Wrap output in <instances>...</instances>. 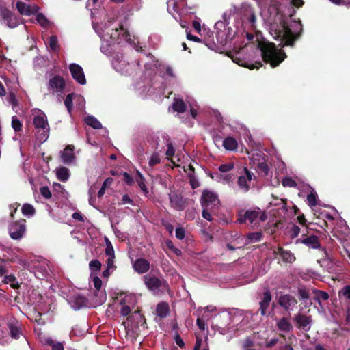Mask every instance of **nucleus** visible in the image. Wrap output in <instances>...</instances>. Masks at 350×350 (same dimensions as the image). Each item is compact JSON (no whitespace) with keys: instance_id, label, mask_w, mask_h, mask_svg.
<instances>
[{"instance_id":"obj_1","label":"nucleus","mask_w":350,"mask_h":350,"mask_svg":"<svg viewBox=\"0 0 350 350\" xmlns=\"http://www.w3.org/2000/svg\"><path fill=\"white\" fill-rule=\"evenodd\" d=\"M258 46L261 51L263 61L270 64L272 68L279 66L286 58L284 51L278 49L273 42H261Z\"/></svg>"},{"instance_id":"obj_2","label":"nucleus","mask_w":350,"mask_h":350,"mask_svg":"<svg viewBox=\"0 0 350 350\" xmlns=\"http://www.w3.org/2000/svg\"><path fill=\"white\" fill-rule=\"evenodd\" d=\"M267 219L265 211H261L258 207L246 211H241L238 213L237 221L239 224H247L251 225L253 229L258 228L260 224L265 222Z\"/></svg>"},{"instance_id":"obj_3","label":"nucleus","mask_w":350,"mask_h":350,"mask_svg":"<svg viewBox=\"0 0 350 350\" xmlns=\"http://www.w3.org/2000/svg\"><path fill=\"white\" fill-rule=\"evenodd\" d=\"M274 31V38L281 41L282 46L293 47L295 42L301 36V31L293 33L285 22L277 25L276 29H272Z\"/></svg>"},{"instance_id":"obj_4","label":"nucleus","mask_w":350,"mask_h":350,"mask_svg":"<svg viewBox=\"0 0 350 350\" xmlns=\"http://www.w3.org/2000/svg\"><path fill=\"white\" fill-rule=\"evenodd\" d=\"M33 124L36 129L42 131L38 136L39 140L42 142H45L49 136L50 131V126L46 114L43 111H40L38 115L33 117Z\"/></svg>"},{"instance_id":"obj_5","label":"nucleus","mask_w":350,"mask_h":350,"mask_svg":"<svg viewBox=\"0 0 350 350\" xmlns=\"http://www.w3.org/2000/svg\"><path fill=\"white\" fill-rule=\"evenodd\" d=\"M26 220L24 219L12 222L9 227V234L12 239L18 240L23 237L25 232Z\"/></svg>"},{"instance_id":"obj_6","label":"nucleus","mask_w":350,"mask_h":350,"mask_svg":"<svg viewBox=\"0 0 350 350\" xmlns=\"http://www.w3.org/2000/svg\"><path fill=\"white\" fill-rule=\"evenodd\" d=\"M47 85L50 92L62 94L66 88V82L62 77L55 75L49 79Z\"/></svg>"},{"instance_id":"obj_7","label":"nucleus","mask_w":350,"mask_h":350,"mask_svg":"<svg viewBox=\"0 0 350 350\" xmlns=\"http://www.w3.org/2000/svg\"><path fill=\"white\" fill-rule=\"evenodd\" d=\"M254 176L253 172L250 171L247 167L243 168V172L239 177L237 181L239 189L243 193H247L250 190V183Z\"/></svg>"},{"instance_id":"obj_8","label":"nucleus","mask_w":350,"mask_h":350,"mask_svg":"<svg viewBox=\"0 0 350 350\" xmlns=\"http://www.w3.org/2000/svg\"><path fill=\"white\" fill-rule=\"evenodd\" d=\"M144 281L147 288L151 291L159 290L161 287L165 286V281L161 280L150 274H146L144 276Z\"/></svg>"},{"instance_id":"obj_9","label":"nucleus","mask_w":350,"mask_h":350,"mask_svg":"<svg viewBox=\"0 0 350 350\" xmlns=\"http://www.w3.org/2000/svg\"><path fill=\"white\" fill-rule=\"evenodd\" d=\"M0 16L3 21V23L10 28L16 27L19 25L17 17L7 8L1 9Z\"/></svg>"},{"instance_id":"obj_10","label":"nucleus","mask_w":350,"mask_h":350,"mask_svg":"<svg viewBox=\"0 0 350 350\" xmlns=\"http://www.w3.org/2000/svg\"><path fill=\"white\" fill-rule=\"evenodd\" d=\"M72 78L79 84L85 85L86 83V79L84 75L83 70L81 66L77 64L72 63L69 66Z\"/></svg>"},{"instance_id":"obj_11","label":"nucleus","mask_w":350,"mask_h":350,"mask_svg":"<svg viewBox=\"0 0 350 350\" xmlns=\"http://www.w3.org/2000/svg\"><path fill=\"white\" fill-rule=\"evenodd\" d=\"M300 242L304 245H306L309 248L312 249H320L321 251H323L325 254V258H328L329 254L326 249L324 247H321V244L319 243V239L315 235H310L307 237H305L300 240Z\"/></svg>"},{"instance_id":"obj_12","label":"nucleus","mask_w":350,"mask_h":350,"mask_svg":"<svg viewBox=\"0 0 350 350\" xmlns=\"http://www.w3.org/2000/svg\"><path fill=\"white\" fill-rule=\"evenodd\" d=\"M293 320L296 322L297 328L306 332H308L310 329V324L312 321L310 316L308 317L299 313L294 317Z\"/></svg>"},{"instance_id":"obj_13","label":"nucleus","mask_w":350,"mask_h":350,"mask_svg":"<svg viewBox=\"0 0 350 350\" xmlns=\"http://www.w3.org/2000/svg\"><path fill=\"white\" fill-rule=\"evenodd\" d=\"M297 304L295 297L289 295H282L278 297V304L286 310H292Z\"/></svg>"},{"instance_id":"obj_14","label":"nucleus","mask_w":350,"mask_h":350,"mask_svg":"<svg viewBox=\"0 0 350 350\" xmlns=\"http://www.w3.org/2000/svg\"><path fill=\"white\" fill-rule=\"evenodd\" d=\"M16 8L22 15L30 16L36 14L39 10V7L36 5H29L22 1H18Z\"/></svg>"},{"instance_id":"obj_15","label":"nucleus","mask_w":350,"mask_h":350,"mask_svg":"<svg viewBox=\"0 0 350 350\" xmlns=\"http://www.w3.org/2000/svg\"><path fill=\"white\" fill-rule=\"evenodd\" d=\"M74 150V146L69 144L60 152L61 159L64 164L69 165L75 160Z\"/></svg>"},{"instance_id":"obj_16","label":"nucleus","mask_w":350,"mask_h":350,"mask_svg":"<svg viewBox=\"0 0 350 350\" xmlns=\"http://www.w3.org/2000/svg\"><path fill=\"white\" fill-rule=\"evenodd\" d=\"M133 267L136 272L142 274L146 273L149 270L150 263L146 259L139 258L135 260Z\"/></svg>"},{"instance_id":"obj_17","label":"nucleus","mask_w":350,"mask_h":350,"mask_svg":"<svg viewBox=\"0 0 350 350\" xmlns=\"http://www.w3.org/2000/svg\"><path fill=\"white\" fill-rule=\"evenodd\" d=\"M202 206H208L210 204H215L218 202L217 196L212 191L205 190L202 195Z\"/></svg>"},{"instance_id":"obj_18","label":"nucleus","mask_w":350,"mask_h":350,"mask_svg":"<svg viewBox=\"0 0 350 350\" xmlns=\"http://www.w3.org/2000/svg\"><path fill=\"white\" fill-rule=\"evenodd\" d=\"M271 301V295L269 290H267L263 293L262 299L260 301V308L261 315L264 316L267 313V310Z\"/></svg>"},{"instance_id":"obj_19","label":"nucleus","mask_w":350,"mask_h":350,"mask_svg":"<svg viewBox=\"0 0 350 350\" xmlns=\"http://www.w3.org/2000/svg\"><path fill=\"white\" fill-rule=\"evenodd\" d=\"M7 326L10 330L11 337L14 339H18L21 335L18 322L15 319H11L7 323Z\"/></svg>"},{"instance_id":"obj_20","label":"nucleus","mask_w":350,"mask_h":350,"mask_svg":"<svg viewBox=\"0 0 350 350\" xmlns=\"http://www.w3.org/2000/svg\"><path fill=\"white\" fill-rule=\"evenodd\" d=\"M274 254H278L282 258V260L286 262H292L295 260L293 254L289 250H286L282 247H278L277 250H274Z\"/></svg>"},{"instance_id":"obj_21","label":"nucleus","mask_w":350,"mask_h":350,"mask_svg":"<svg viewBox=\"0 0 350 350\" xmlns=\"http://www.w3.org/2000/svg\"><path fill=\"white\" fill-rule=\"evenodd\" d=\"M169 198L172 206L178 209L182 210L184 208V201L181 195L176 193H170Z\"/></svg>"},{"instance_id":"obj_22","label":"nucleus","mask_w":350,"mask_h":350,"mask_svg":"<svg viewBox=\"0 0 350 350\" xmlns=\"http://www.w3.org/2000/svg\"><path fill=\"white\" fill-rule=\"evenodd\" d=\"M157 314L160 318H165L168 316L170 313V307L167 303L161 302L157 304L156 308Z\"/></svg>"},{"instance_id":"obj_23","label":"nucleus","mask_w":350,"mask_h":350,"mask_svg":"<svg viewBox=\"0 0 350 350\" xmlns=\"http://www.w3.org/2000/svg\"><path fill=\"white\" fill-rule=\"evenodd\" d=\"M312 293L314 295V300L317 301L320 306H322L321 301H327L329 297V294L323 291L314 288Z\"/></svg>"},{"instance_id":"obj_24","label":"nucleus","mask_w":350,"mask_h":350,"mask_svg":"<svg viewBox=\"0 0 350 350\" xmlns=\"http://www.w3.org/2000/svg\"><path fill=\"white\" fill-rule=\"evenodd\" d=\"M237 146V142L234 137H228L223 141V146L228 150H234Z\"/></svg>"},{"instance_id":"obj_25","label":"nucleus","mask_w":350,"mask_h":350,"mask_svg":"<svg viewBox=\"0 0 350 350\" xmlns=\"http://www.w3.org/2000/svg\"><path fill=\"white\" fill-rule=\"evenodd\" d=\"M56 175L58 178L62 182H65L68 180L70 176V172L68 168L66 167H60L56 170Z\"/></svg>"},{"instance_id":"obj_26","label":"nucleus","mask_w":350,"mask_h":350,"mask_svg":"<svg viewBox=\"0 0 350 350\" xmlns=\"http://www.w3.org/2000/svg\"><path fill=\"white\" fill-rule=\"evenodd\" d=\"M277 326L280 331L290 332L293 329V326L286 317H282L277 323Z\"/></svg>"},{"instance_id":"obj_27","label":"nucleus","mask_w":350,"mask_h":350,"mask_svg":"<svg viewBox=\"0 0 350 350\" xmlns=\"http://www.w3.org/2000/svg\"><path fill=\"white\" fill-rule=\"evenodd\" d=\"M136 182L144 193L147 194L148 193V190L146 185V180L139 171H137Z\"/></svg>"},{"instance_id":"obj_28","label":"nucleus","mask_w":350,"mask_h":350,"mask_svg":"<svg viewBox=\"0 0 350 350\" xmlns=\"http://www.w3.org/2000/svg\"><path fill=\"white\" fill-rule=\"evenodd\" d=\"M85 121L88 126L92 127L94 129H99L102 128L101 123L94 116H88L85 119Z\"/></svg>"},{"instance_id":"obj_29","label":"nucleus","mask_w":350,"mask_h":350,"mask_svg":"<svg viewBox=\"0 0 350 350\" xmlns=\"http://www.w3.org/2000/svg\"><path fill=\"white\" fill-rule=\"evenodd\" d=\"M172 107L175 111L178 113H183L187 109L186 105L182 99H175Z\"/></svg>"},{"instance_id":"obj_30","label":"nucleus","mask_w":350,"mask_h":350,"mask_svg":"<svg viewBox=\"0 0 350 350\" xmlns=\"http://www.w3.org/2000/svg\"><path fill=\"white\" fill-rule=\"evenodd\" d=\"M4 282L5 284H10V286L14 289H18L20 287V284L16 281V277L12 274L5 275Z\"/></svg>"},{"instance_id":"obj_31","label":"nucleus","mask_w":350,"mask_h":350,"mask_svg":"<svg viewBox=\"0 0 350 350\" xmlns=\"http://www.w3.org/2000/svg\"><path fill=\"white\" fill-rule=\"evenodd\" d=\"M22 213L25 216H33L36 213V209L34 207L28 203H25L23 205L21 208Z\"/></svg>"},{"instance_id":"obj_32","label":"nucleus","mask_w":350,"mask_h":350,"mask_svg":"<svg viewBox=\"0 0 350 350\" xmlns=\"http://www.w3.org/2000/svg\"><path fill=\"white\" fill-rule=\"evenodd\" d=\"M246 237L251 243H256L262 240L263 234L262 232H250L247 234Z\"/></svg>"},{"instance_id":"obj_33","label":"nucleus","mask_w":350,"mask_h":350,"mask_svg":"<svg viewBox=\"0 0 350 350\" xmlns=\"http://www.w3.org/2000/svg\"><path fill=\"white\" fill-rule=\"evenodd\" d=\"M87 299L81 295H77L74 297V304L77 309H79L85 306L87 303Z\"/></svg>"},{"instance_id":"obj_34","label":"nucleus","mask_w":350,"mask_h":350,"mask_svg":"<svg viewBox=\"0 0 350 350\" xmlns=\"http://www.w3.org/2000/svg\"><path fill=\"white\" fill-rule=\"evenodd\" d=\"M113 180L111 177H109L105 180V181L103 182V183L102 185V187H100V189H99V191L98 192V197L99 198H102L103 196V195L105 193L107 187L109 186L113 183Z\"/></svg>"},{"instance_id":"obj_35","label":"nucleus","mask_w":350,"mask_h":350,"mask_svg":"<svg viewBox=\"0 0 350 350\" xmlns=\"http://www.w3.org/2000/svg\"><path fill=\"white\" fill-rule=\"evenodd\" d=\"M232 60H233L234 62L237 63L239 65H241V66H243L244 67L248 68L250 70H254V68L258 69L260 67L262 66V63L260 62H256L255 64H241L240 63V59H238L237 57L233 58Z\"/></svg>"},{"instance_id":"obj_36","label":"nucleus","mask_w":350,"mask_h":350,"mask_svg":"<svg viewBox=\"0 0 350 350\" xmlns=\"http://www.w3.org/2000/svg\"><path fill=\"white\" fill-rule=\"evenodd\" d=\"M317 194L315 192H310L307 196V202L310 207L312 208L317 204Z\"/></svg>"},{"instance_id":"obj_37","label":"nucleus","mask_w":350,"mask_h":350,"mask_svg":"<svg viewBox=\"0 0 350 350\" xmlns=\"http://www.w3.org/2000/svg\"><path fill=\"white\" fill-rule=\"evenodd\" d=\"M49 44L51 50L54 52L57 51L59 49V46L58 45V39L56 36H50Z\"/></svg>"},{"instance_id":"obj_38","label":"nucleus","mask_w":350,"mask_h":350,"mask_svg":"<svg viewBox=\"0 0 350 350\" xmlns=\"http://www.w3.org/2000/svg\"><path fill=\"white\" fill-rule=\"evenodd\" d=\"M338 297L340 298L344 297L345 299H350V286H345L338 291Z\"/></svg>"},{"instance_id":"obj_39","label":"nucleus","mask_w":350,"mask_h":350,"mask_svg":"<svg viewBox=\"0 0 350 350\" xmlns=\"http://www.w3.org/2000/svg\"><path fill=\"white\" fill-rule=\"evenodd\" d=\"M36 19L42 27H46L49 24V21L42 13H38Z\"/></svg>"},{"instance_id":"obj_40","label":"nucleus","mask_w":350,"mask_h":350,"mask_svg":"<svg viewBox=\"0 0 350 350\" xmlns=\"http://www.w3.org/2000/svg\"><path fill=\"white\" fill-rule=\"evenodd\" d=\"M161 162L159 154L157 152H154L151 155L148 164L150 167H153Z\"/></svg>"},{"instance_id":"obj_41","label":"nucleus","mask_w":350,"mask_h":350,"mask_svg":"<svg viewBox=\"0 0 350 350\" xmlns=\"http://www.w3.org/2000/svg\"><path fill=\"white\" fill-rule=\"evenodd\" d=\"M272 197L277 201L275 202H271L272 205L278 206L279 204H282V208L283 211L286 212L288 211L287 208V202L286 199L280 198L275 197L274 195H272Z\"/></svg>"},{"instance_id":"obj_42","label":"nucleus","mask_w":350,"mask_h":350,"mask_svg":"<svg viewBox=\"0 0 350 350\" xmlns=\"http://www.w3.org/2000/svg\"><path fill=\"white\" fill-rule=\"evenodd\" d=\"M12 127L16 132H19L22 129L23 124L21 121L16 118V116H14L12 118Z\"/></svg>"},{"instance_id":"obj_43","label":"nucleus","mask_w":350,"mask_h":350,"mask_svg":"<svg viewBox=\"0 0 350 350\" xmlns=\"http://www.w3.org/2000/svg\"><path fill=\"white\" fill-rule=\"evenodd\" d=\"M101 266V262L98 260H92L89 263V267L92 271H99Z\"/></svg>"},{"instance_id":"obj_44","label":"nucleus","mask_w":350,"mask_h":350,"mask_svg":"<svg viewBox=\"0 0 350 350\" xmlns=\"http://www.w3.org/2000/svg\"><path fill=\"white\" fill-rule=\"evenodd\" d=\"M258 169L259 170L260 172L262 173L263 175L267 176L269 174V167L265 161L258 163Z\"/></svg>"},{"instance_id":"obj_45","label":"nucleus","mask_w":350,"mask_h":350,"mask_svg":"<svg viewBox=\"0 0 350 350\" xmlns=\"http://www.w3.org/2000/svg\"><path fill=\"white\" fill-rule=\"evenodd\" d=\"M72 96H73V94L71 93V94H68L65 100H64V104H65V106L66 107L68 111L70 113L71 111H72Z\"/></svg>"},{"instance_id":"obj_46","label":"nucleus","mask_w":350,"mask_h":350,"mask_svg":"<svg viewBox=\"0 0 350 350\" xmlns=\"http://www.w3.org/2000/svg\"><path fill=\"white\" fill-rule=\"evenodd\" d=\"M298 295L301 299L306 300L309 298V293L305 287L298 288Z\"/></svg>"},{"instance_id":"obj_47","label":"nucleus","mask_w":350,"mask_h":350,"mask_svg":"<svg viewBox=\"0 0 350 350\" xmlns=\"http://www.w3.org/2000/svg\"><path fill=\"white\" fill-rule=\"evenodd\" d=\"M233 168H234V163L230 162V163H227L221 165L219 167V170L221 172H230V170H232Z\"/></svg>"},{"instance_id":"obj_48","label":"nucleus","mask_w":350,"mask_h":350,"mask_svg":"<svg viewBox=\"0 0 350 350\" xmlns=\"http://www.w3.org/2000/svg\"><path fill=\"white\" fill-rule=\"evenodd\" d=\"M282 185L284 187H295L297 186V183L295 180H294L291 178L286 177L283 179L282 180Z\"/></svg>"},{"instance_id":"obj_49","label":"nucleus","mask_w":350,"mask_h":350,"mask_svg":"<svg viewBox=\"0 0 350 350\" xmlns=\"http://www.w3.org/2000/svg\"><path fill=\"white\" fill-rule=\"evenodd\" d=\"M40 192L41 195L46 199H49L51 198V191L47 186L40 187Z\"/></svg>"},{"instance_id":"obj_50","label":"nucleus","mask_w":350,"mask_h":350,"mask_svg":"<svg viewBox=\"0 0 350 350\" xmlns=\"http://www.w3.org/2000/svg\"><path fill=\"white\" fill-rule=\"evenodd\" d=\"M105 254L108 256L109 257H115V253L113 248V246L110 241H108V243H107V247L105 249Z\"/></svg>"},{"instance_id":"obj_51","label":"nucleus","mask_w":350,"mask_h":350,"mask_svg":"<svg viewBox=\"0 0 350 350\" xmlns=\"http://www.w3.org/2000/svg\"><path fill=\"white\" fill-rule=\"evenodd\" d=\"M176 237L179 240H183L185 238V230L183 228L179 227L176 228Z\"/></svg>"},{"instance_id":"obj_52","label":"nucleus","mask_w":350,"mask_h":350,"mask_svg":"<svg viewBox=\"0 0 350 350\" xmlns=\"http://www.w3.org/2000/svg\"><path fill=\"white\" fill-rule=\"evenodd\" d=\"M123 177L124 181L129 186H131L134 184V180L133 177L128 172H124Z\"/></svg>"},{"instance_id":"obj_53","label":"nucleus","mask_w":350,"mask_h":350,"mask_svg":"<svg viewBox=\"0 0 350 350\" xmlns=\"http://www.w3.org/2000/svg\"><path fill=\"white\" fill-rule=\"evenodd\" d=\"M166 246L170 250L173 251L176 255H179L181 253V251L179 249H178L174 246V243L171 240L166 241Z\"/></svg>"},{"instance_id":"obj_54","label":"nucleus","mask_w":350,"mask_h":350,"mask_svg":"<svg viewBox=\"0 0 350 350\" xmlns=\"http://www.w3.org/2000/svg\"><path fill=\"white\" fill-rule=\"evenodd\" d=\"M188 177L189 178V182L193 189H195L197 187H198V183L196 179L195 176L193 175V173H188Z\"/></svg>"},{"instance_id":"obj_55","label":"nucleus","mask_w":350,"mask_h":350,"mask_svg":"<svg viewBox=\"0 0 350 350\" xmlns=\"http://www.w3.org/2000/svg\"><path fill=\"white\" fill-rule=\"evenodd\" d=\"M48 343L52 347V350H64L63 345L60 342H54L51 340Z\"/></svg>"},{"instance_id":"obj_56","label":"nucleus","mask_w":350,"mask_h":350,"mask_svg":"<svg viewBox=\"0 0 350 350\" xmlns=\"http://www.w3.org/2000/svg\"><path fill=\"white\" fill-rule=\"evenodd\" d=\"M129 204L131 205L134 204V202L132 199L130 198V197L127 194H124L122 196L121 202L119 203V204Z\"/></svg>"},{"instance_id":"obj_57","label":"nucleus","mask_w":350,"mask_h":350,"mask_svg":"<svg viewBox=\"0 0 350 350\" xmlns=\"http://www.w3.org/2000/svg\"><path fill=\"white\" fill-rule=\"evenodd\" d=\"M291 236L292 238L297 237L300 232V228L296 225H293L291 230Z\"/></svg>"},{"instance_id":"obj_58","label":"nucleus","mask_w":350,"mask_h":350,"mask_svg":"<svg viewBox=\"0 0 350 350\" xmlns=\"http://www.w3.org/2000/svg\"><path fill=\"white\" fill-rule=\"evenodd\" d=\"M167 149L166 150L165 154L167 157H172L175 153V150H174L173 144L172 143H168L167 144Z\"/></svg>"},{"instance_id":"obj_59","label":"nucleus","mask_w":350,"mask_h":350,"mask_svg":"<svg viewBox=\"0 0 350 350\" xmlns=\"http://www.w3.org/2000/svg\"><path fill=\"white\" fill-rule=\"evenodd\" d=\"M93 283H94V286L95 288L97 291H99L102 286L101 280L98 276H95L93 279Z\"/></svg>"},{"instance_id":"obj_60","label":"nucleus","mask_w":350,"mask_h":350,"mask_svg":"<svg viewBox=\"0 0 350 350\" xmlns=\"http://www.w3.org/2000/svg\"><path fill=\"white\" fill-rule=\"evenodd\" d=\"M196 324L200 330L204 331L206 329V325L203 319L198 318L196 321Z\"/></svg>"},{"instance_id":"obj_61","label":"nucleus","mask_w":350,"mask_h":350,"mask_svg":"<svg viewBox=\"0 0 350 350\" xmlns=\"http://www.w3.org/2000/svg\"><path fill=\"white\" fill-rule=\"evenodd\" d=\"M114 259H115V257H113V256L109 257L107 258V268H108V269H114V268L116 267L114 265Z\"/></svg>"},{"instance_id":"obj_62","label":"nucleus","mask_w":350,"mask_h":350,"mask_svg":"<svg viewBox=\"0 0 350 350\" xmlns=\"http://www.w3.org/2000/svg\"><path fill=\"white\" fill-rule=\"evenodd\" d=\"M130 312H131V309L129 306L124 305L121 308L120 314L122 316L126 317V316L129 315Z\"/></svg>"},{"instance_id":"obj_63","label":"nucleus","mask_w":350,"mask_h":350,"mask_svg":"<svg viewBox=\"0 0 350 350\" xmlns=\"http://www.w3.org/2000/svg\"><path fill=\"white\" fill-rule=\"evenodd\" d=\"M175 342L181 348L185 346L184 341L178 334L175 336Z\"/></svg>"},{"instance_id":"obj_64","label":"nucleus","mask_w":350,"mask_h":350,"mask_svg":"<svg viewBox=\"0 0 350 350\" xmlns=\"http://www.w3.org/2000/svg\"><path fill=\"white\" fill-rule=\"evenodd\" d=\"M72 218L79 221H84V218L81 213L75 212L72 215Z\"/></svg>"}]
</instances>
